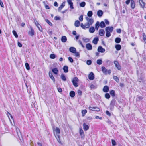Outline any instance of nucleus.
Listing matches in <instances>:
<instances>
[{
    "label": "nucleus",
    "mask_w": 146,
    "mask_h": 146,
    "mask_svg": "<svg viewBox=\"0 0 146 146\" xmlns=\"http://www.w3.org/2000/svg\"><path fill=\"white\" fill-rule=\"evenodd\" d=\"M116 102V101L114 99H112L111 101L109 107L111 110H113L114 106Z\"/></svg>",
    "instance_id": "nucleus-1"
},
{
    "label": "nucleus",
    "mask_w": 146,
    "mask_h": 146,
    "mask_svg": "<svg viewBox=\"0 0 146 146\" xmlns=\"http://www.w3.org/2000/svg\"><path fill=\"white\" fill-rule=\"evenodd\" d=\"M78 78L75 77L73 78V80H72V82L73 83V85L75 87H77L78 86V83L77 82H78Z\"/></svg>",
    "instance_id": "nucleus-2"
},
{
    "label": "nucleus",
    "mask_w": 146,
    "mask_h": 146,
    "mask_svg": "<svg viewBox=\"0 0 146 146\" xmlns=\"http://www.w3.org/2000/svg\"><path fill=\"white\" fill-rule=\"evenodd\" d=\"M89 109L92 111H96L98 112L100 111V109L97 107L90 106L89 107Z\"/></svg>",
    "instance_id": "nucleus-3"
},
{
    "label": "nucleus",
    "mask_w": 146,
    "mask_h": 146,
    "mask_svg": "<svg viewBox=\"0 0 146 146\" xmlns=\"http://www.w3.org/2000/svg\"><path fill=\"white\" fill-rule=\"evenodd\" d=\"M114 63L115 64V66L117 68L118 70H119L121 69V66L119 65L118 63V62L117 61H115L114 62Z\"/></svg>",
    "instance_id": "nucleus-4"
},
{
    "label": "nucleus",
    "mask_w": 146,
    "mask_h": 146,
    "mask_svg": "<svg viewBox=\"0 0 146 146\" xmlns=\"http://www.w3.org/2000/svg\"><path fill=\"white\" fill-rule=\"evenodd\" d=\"M86 19L87 21V23H88L90 25H91L94 22V20L92 18H89L88 17L86 18Z\"/></svg>",
    "instance_id": "nucleus-5"
},
{
    "label": "nucleus",
    "mask_w": 146,
    "mask_h": 146,
    "mask_svg": "<svg viewBox=\"0 0 146 146\" xmlns=\"http://www.w3.org/2000/svg\"><path fill=\"white\" fill-rule=\"evenodd\" d=\"M88 78L91 80H92L94 79V75L92 72H91L88 75Z\"/></svg>",
    "instance_id": "nucleus-6"
},
{
    "label": "nucleus",
    "mask_w": 146,
    "mask_h": 146,
    "mask_svg": "<svg viewBox=\"0 0 146 146\" xmlns=\"http://www.w3.org/2000/svg\"><path fill=\"white\" fill-rule=\"evenodd\" d=\"M139 3L141 7L144 8L145 5V3L143 2V0H139Z\"/></svg>",
    "instance_id": "nucleus-7"
},
{
    "label": "nucleus",
    "mask_w": 146,
    "mask_h": 146,
    "mask_svg": "<svg viewBox=\"0 0 146 146\" xmlns=\"http://www.w3.org/2000/svg\"><path fill=\"white\" fill-rule=\"evenodd\" d=\"M98 51L99 52L103 53L105 51V49L103 48L102 47L100 46L98 47Z\"/></svg>",
    "instance_id": "nucleus-8"
},
{
    "label": "nucleus",
    "mask_w": 146,
    "mask_h": 146,
    "mask_svg": "<svg viewBox=\"0 0 146 146\" xmlns=\"http://www.w3.org/2000/svg\"><path fill=\"white\" fill-rule=\"evenodd\" d=\"M86 48L88 50H91L92 49V46L90 43H88L86 44Z\"/></svg>",
    "instance_id": "nucleus-9"
},
{
    "label": "nucleus",
    "mask_w": 146,
    "mask_h": 146,
    "mask_svg": "<svg viewBox=\"0 0 146 146\" xmlns=\"http://www.w3.org/2000/svg\"><path fill=\"white\" fill-rule=\"evenodd\" d=\"M67 2L69 5H70V8L71 9H73L74 8L73 7V3L72 1L71 0H67Z\"/></svg>",
    "instance_id": "nucleus-10"
},
{
    "label": "nucleus",
    "mask_w": 146,
    "mask_h": 146,
    "mask_svg": "<svg viewBox=\"0 0 146 146\" xmlns=\"http://www.w3.org/2000/svg\"><path fill=\"white\" fill-rule=\"evenodd\" d=\"M109 87L108 86H104L103 90V91L104 92H107L109 91Z\"/></svg>",
    "instance_id": "nucleus-11"
},
{
    "label": "nucleus",
    "mask_w": 146,
    "mask_h": 146,
    "mask_svg": "<svg viewBox=\"0 0 146 146\" xmlns=\"http://www.w3.org/2000/svg\"><path fill=\"white\" fill-rule=\"evenodd\" d=\"M113 27H108L106 28L105 30L109 31L110 32H112L113 31Z\"/></svg>",
    "instance_id": "nucleus-12"
},
{
    "label": "nucleus",
    "mask_w": 146,
    "mask_h": 146,
    "mask_svg": "<svg viewBox=\"0 0 146 146\" xmlns=\"http://www.w3.org/2000/svg\"><path fill=\"white\" fill-rule=\"evenodd\" d=\"M28 34L32 36H33V35H34V30L32 27L31 28V31L29 32Z\"/></svg>",
    "instance_id": "nucleus-13"
},
{
    "label": "nucleus",
    "mask_w": 146,
    "mask_h": 146,
    "mask_svg": "<svg viewBox=\"0 0 146 146\" xmlns=\"http://www.w3.org/2000/svg\"><path fill=\"white\" fill-rule=\"evenodd\" d=\"M99 35L101 36H103L105 34V31L103 29H101L99 30Z\"/></svg>",
    "instance_id": "nucleus-14"
},
{
    "label": "nucleus",
    "mask_w": 146,
    "mask_h": 146,
    "mask_svg": "<svg viewBox=\"0 0 146 146\" xmlns=\"http://www.w3.org/2000/svg\"><path fill=\"white\" fill-rule=\"evenodd\" d=\"M135 3L134 0H131V6L132 9L135 7Z\"/></svg>",
    "instance_id": "nucleus-15"
},
{
    "label": "nucleus",
    "mask_w": 146,
    "mask_h": 146,
    "mask_svg": "<svg viewBox=\"0 0 146 146\" xmlns=\"http://www.w3.org/2000/svg\"><path fill=\"white\" fill-rule=\"evenodd\" d=\"M103 12L101 10H99L98 11L97 14L98 16L100 17L102 16L103 14Z\"/></svg>",
    "instance_id": "nucleus-16"
},
{
    "label": "nucleus",
    "mask_w": 146,
    "mask_h": 146,
    "mask_svg": "<svg viewBox=\"0 0 146 146\" xmlns=\"http://www.w3.org/2000/svg\"><path fill=\"white\" fill-rule=\"evenodd\" d=\"M99 41V38L98 37L94 38L92 41V43L95 44H97L98 42Z\"/></svg>",
    "instance_id": "nucleus-17"
},
{
    "label": "nucleus",
    "mask_w": 146,
    "mask_h": 146,
    "mask_svg": "<svg viewBox=\"0 0 146 146\" xmlns=\"http://www.w3.org/2000/svg\"><path fill=\"white\" fill-rule=\"evenodd\" d=\"M69 51L72 53H74L76 51V50L75 48L71 47L70 48Z\"/></svg>",
    "instance_id": "nucleus-18"
},
{
    "label": "nucleus",
    "mask_w": 146,
    "mask_h": 146,
    "mask_svg": "<svg viewBox=\"0 0 146 146\" xmlns=\"http://www.w3.org/2000/svg\"><path fill=\"white\" fill-rule=\"evenodd\" d=\"M55 131H56V134L58 136V138H59V136L57 135V134H59L60 133V129L58 127H56Z\"/></svg>",
    "instance_id": "nucleus-19"
},
{
    "label": "nucleus",
    "mask_w": 146,
    "mask_h": 146,
    "mask_svg": "<svg viewBox=\"0 0 146 146\" xmlns=\"http://www.w3.org/2000/svg\"><path fill=\"white\" fill-rule=\"evenodd\" d=\"M16 132L18 137L20 138V136L21 135V133L19 129L18 128H16Z\"/></svg>",
    "instance_id": "nucleus-20"
},
{
    "label": "nucleus",
    "mask_w": 146,
    "mask_h": 146,
    "mask_svg": "<svg viewBox=\"0 0 146 146\" xmlns=\"http://www.w3.org/2000/svg\"><path fill=\"white\" fill-rule=\"evenodd\" d=\"M83 129L84 130L87 131V130L89 128V126L86 124L85 123H84L83 124Z\"/></svg>",
    "instance_id": "nucleus-21"
},
{
    "label": "nucleus",
    "mask_w": 146,
    "mask_h": 146,
    "mask_svg": "<svg viewBox=\"0 0 146 146\" xmlns=\"http://www.w3.org/2000/svg\"><path fill=\"white\" fill-rule=\"evenodd\" d=\"M52 72L55 74H57L58 72V70L57 68H55L52 69Z\"/></svg>",
    "instance_id": "nucleus-22"
},
{
    "label": "nucleus",
    "mask_w": 146,
    "mask_h": 146,
    "mask_svg": "<svg viewBox=\"0 0 146 146\" xmlns=\"http://www.w3.org/2000/svg\"><path fill=\"white\" fill-rule=\"evenodd\" d=\"M62 80L64 81H65L66 80V78L65 76V75L63 74H62L60 76Z\"/></svg>",
    "instance_id": "nucleus-23"
},
{
    "label": "nucleus",
    "mask_w": 146,
    "mask_h": 146,
    "mask_svg": "<svg viewBox=\"0 0 146 146\" xmlns=\"http://www.w3.org/2000/svg\"><path fill=\"white\" fill-rule=\"evenodd\" d=\"M102 70L104 74H107V70L106 68L105 67L103 66L102 67Z\"/></svg>",
    "instance_id": "nucleus-24"
},
{
    "label": "nucleus",
    "mask_w": 146,
    "mask_h": 146,
    "mask_svg": "<svg viewBox=\"0 0 146 146\" xmlns=\"http://www.w3.org/2000/svg\"><path fill=\"white\" fill-rule=\"evenodd\" d=\"M67 39L66 37L64 36H62L61 38V40L63 42H65L67 41Z\"/></svg>",
    "instance_id": "nucleus-25"
},
{
    "label": "nucleus",
    "mask_w": 146,
    "mask_h": 146,
    "mask_svg": "<svg viewBox=\"0 0 146 146\" xmlns=\"http://www.w3.org/2000/svg\"><path fill=\"white\" fill-rule=\"evenodd\" d=\"M100 26L101 28H103L105 27L106 25L103 21H102L100 23Z\"/></svg>",
    "instance_id": "nucleus-26"
},
{
    "label": "nucleus",
    "mask_w": 146,
    "mask_h": 146,
    "mask_svg": "<svg viewBox=\"0 0 146 146\" xmlns=\"http://www.w3.org/2000/svg\"><path fill=\"white\" fill-rule=\"evenodd\" d=\"M49 75L50 78L53 80L54 82H55V78L53 76V75H52V73H50L49 72Z\"/></svg>",
    "instance_id": "nucleus-27"
},
{
    "label": "nucleus",
    "mask_w": 146,
    "mask_h": 146,
    "mask_svg": "<svg viewBox=\"0 0 146 146\" xmlns=\"http://www.w3.org/2000/svg\"><path fill=\"white\" fill-rule=\"evenodd\" d=\"M89 32L90 33H93L95 31V28L94 27H91L89 30Z\"/></svg>",
    "instance_id": "nucleus-28"
},
{
    "label": "nucleus",
    "mask_w": 146,
    "mask_h": 146,
    "mask_svg": "<svg viewBox=\"0 0 146 146\" xmlns=\"http://www.w3.org/2000/svg\"><path fill=\"white\" fill-rule=\"evenodd\" d=\"M116 49L118 51L121 48V46L120 44H116L115 46Z\"/></svg>",
    "instance_id": "nucleus-29"
},
{
    "label": "nucleus",
    "mask_w": 146,
    "mask_h": 146,
    "mask_svg": "<svg viewBox=\"0 0 146 146\" xmlns=\"http://www.w3.org/2000/svg\"><path fill=\"white\" fill-rule=\"evenodd\" d=\"M63 70L64 72L67 73L68 72V67L67 66H65L63 67Z\"/></svg>",
    "instance_id": "nucleus-30"
},
{
    "label": "nucleus",
    "mask_w": 146,
    "mask_h": 146,
    "mask_svg": "<svg viewBox=\"0 0 146 146\" xmlns=\"http://www.w3.org/2000/svg\"><path fill=\"white\" fill-rule=\"evenodd\" d=\"M100 22L99 21H97L95 24V29L96 30H98V29L99 27L100 26Z\"/></svg>",
    "instance_id": "nucleus-31"
},
{
    "label": "nucleus",
    "mask_w": 146,
    "mask_h": 146,
    "mask_svg": "<svg viewBox=\"0 0 146 146\" xmlns=\"http://www.w3.org/2000/svg\"><path fill=\"white\" fill-rule=\"evenodd\" d=\"M143 98V97L141 96L137 95V96L136 100L137 101H139L142 100Z\"/></svg>",
    "instance_id": "nucleus-32"
},
{
    "label": "nucleus",
    "mask_w": 146,
    "mask_h": 146,
    "mask_svg": "<svg viewBox=\"0 0 146 146\" xmlns=\"http://www.w3.org/2000/svg\"><path fill=\"white\" fill-rule=\"evenodd\" d=\"M75 95V92L73 91H72L70 93V95L71 97H73Z\"/></svg>",
    "instance_id": "nucleus-33"
},
{
    "label": "nucleus",
    "mask_w": 146,
    "mask_h": 146,
    "mask_svg": "<svg viewBox=\"0 0 146 146\" xmlns=\"http://www.w3.org/2000/svg\"><path fill=\"white\" fill-rule=\"evenodd\" d=\"M121 39L120 38L117 37L115 39V42L116 43H119L121 42Z\"/></svg>",
    "instance_id": "nucleus-34"
},
{
    "label": "nucleus",
    "mask_w": 146,
    "mask_h": 146,
    "mask_svg": "<svg viewBox=\"0 0 146 146\" xmlns=\"http://www.w3.org/2000/svg\"><path fill=\"white\" fill-rule=\"evenodd\" d=\"M80 24V22L78 20H77L75 21L74 23V25L76 27H78Z\"/></svg>",
    "instance_id": "nucleus-35"
},
{
    "label": "nucleus",
    "mask_w": 146,
    "mask_h": 146,
    "mask_svg": "<svg viewBox=\"0 0 146 146\" xmlns=\"http://www.w3.org/2000/svg\"><path fill=\"white\" fill-rule=\"evenodd\" d=\"M80 134L82 138L84 137V135L83 130L82 129H81L80 131Z\"/></svg>",
    "instance_id": "nucleus-36"
},
{
    "label": "nucleus",
    "mask_w": 146,
    "mask_h": 146,
    "mask_svg": "<svg viewBox=\"0 0 146 146\" xmlns=\"http://www.w3.org/2000/svg\"><path fill=\"white\" fill-rule=\"evenodd\" d=\"M63 3L61 5L58 7V11L59 12L65 6V5L63 4Z\"/></svg>",
    "instance_id": "nucleus-37"
},
{
    "label": "nucleus",
    "mask_w": 146,
    "mask_h": 146,
    "mask_svg": "<svg viewBox=\"0 0 146 146\" xmlns=\"http://www.w3.org/2000/svg\"><path fill=\"white\" fill-rule=\"evenodd\" d=\"M106 36L107 37H110L111 36V32H110L109 31H108L107 30H106Z\"/></svg>",
    "instance_id": "nucleus-38"
},
{
    "label": "nucleus",
    "mask_w": 146,
    "mask_h": 146,
    "mask_svg": "<svg viewBox=\"0 0 146 146\" xmlns=\"http://www.w3.org/2000/svg\"><path fill=\"white\" fill-rule=\"evenodd\" d=\"M110 94L111 95V96L113 97H114L115 96V92L113 90H112L110 91Z\"/></svg>",
    "instance_id": "nucleus-39"
},
{
    "label": "nucleus",
    "mask_w": 146,
    "mask_h": 146,
    "mask_svg": "<svg viewBox=\"0 0 146 146\" xmlns=\"http://www.w3.org/2000/svg\"><path fill=\"white\" fill-rule=\"evenodd\" d=\"M81 112L82 114V116L84 117L85 115L87 113V111L86 110H82Z\"/></svg>",
    "instance_id": "nucleus-40"
},
{
    "label": "nucleus",
    "mask_w": 146,
    "mask_h": 146,
    "mask_svg": "<svg viewBox=\"0 0 146 146\" xmlns=\"http://www.w3.org/2000/svg\"><path fill=\"white\" fill-rule=\"evenodd\" d=\"M113 78L117 82H119V79L116 76H114Z\"/></svg>",
    "instance_id": "nucleus-41"
},
{
    "label": "nucleus",
    "mask_w": 146,
    "mask_h": 146,
    "mask_svg": "<svg viewBox=\"0 0 146 146\" xmlns=\"http://www.w3.org/2000/svg\"><path fill=\"white\" fill-rule=\"evenodd\" d=\"M92 15H93V13H92V11H89L87 13V15H88V16L89 17H91L92 16Z\"/></svg>",
    "instance_id": "nucleus-42"
},
{
    "label": "nucleus",
    "mask_w": 146,
    "mask_h": 146,
    "mask_svg": "<svg viewBox=\"0 0 146 146\" xmlns=\"http://www.w3.org/2000/svg\"><path fill=\"white\" fill-rule=\"evenodd\" d=\"M82 40L85 42H89L90 39L88 38L84 37L82 38Z\"/></svg>",
    "instance_id": "nucleus-43"
},
{
    "label": "nucleus",
    "mask_w": 146,
    "mask_h": 146,
    "mask_svg": "<svg viewBox=\"0 0 146 146\" xmlns=\"http://www.w3.org/2000/svg\"><path fill=\"white\" fill-rule=\"evenodd\" d=\"M12 32L15 37L17 38L18 37V35L15 31L13 30Z\"/></svg>",
    "instance_id": "nucleus-44"
},
{
    "label": "nucleus",
    "mask_w": 146,
    "mask_h": 146,
    "mask_svg": "<svg viewBox=\"0 0 146 146\" xmlns=\"http://www.w3.org/2000/svg\"><path fill=\"white\" fill-rule=\"evenodd\" d=\"M85 5L86 3L84 2H82L80 4V7H84L85 6Z\"/></svg>",
    "instance_id": "nucleus-45"
},
{
    "label": "nucleus",
    "mask_w": 146,
    "mask_h": 146,
    "mask_svg": "<svg viewBox=\"0 0 146 146\" xmlns=\"http://www.w3.org/2000/svg\"><path fill=\"white\" fill-rule=\"evenodd\" d=\"M97 63L98 65H101L102 64V61L101 59H98L97 60Z\"/></svg>",
    "instance_id": "nucleus-46"
},
{
    "label": "nucleus",
    "mask_w": 146,
    "mask_h": 146,
    "mask_svg": "<svg viewBox=\"0 0 146 146\" xmlns=\"http://www.w3.org/2000/svg\"><path fill=\"white\" fill-rule=\"evenodd\" d=\"M90 26V25L87 22L84 24V27L85 28V29L89 28Z\"/></svg>",
    "instance_id": "nucleus-47"
},
{
    "label": "nucleus",
    "mask_w": 146,
    "mask_h": 146,
    "mask_svg": "<svg viewBox=\"0 0 146 146\" xmlns=\"http://www.w3.org/2000/svg\"><path fill=\"white\" fill-rule=\"evenodd\" d=\"M105 97L106 98L109 99L110 98V96L109 93H106L105 94Z\"/></svg>",
    "instance_id": "nucleus-48"
},
{
    "label": "nucleus",
    "mask_w": 146,
    "mask_h": 146,
    "mask_svg": "<svg viewBox=\"0 0 146 146\" xmlns=\"http://www.w3.org/2000/svg\"><path fill=\"white\" fill-rule=\"evenodd\" d=\"M25 66H26V68L27 70H29L30 69V66L29 64L27 63H25Z\"/></svg>",
    "instance_id": "nucleus-49"
},
{
    "label": "nucleus",
    "mask_w": 146,
    "mask_h": 146,
    "mask_svg": "<svg viewBox=\"0 0 146 146\" xmlns=\"http://www.w3.org/2000/svg\"><path fill=\"white\" fill-rule=\"evenodd\" d=\"M45 21L50 26H52V25L51 22H50L47 19H46L45 20Z\"/></svg>",
    "instance_id": "nucleus-50"
},
{
    "label": "nucleus",
    "mask_w": 146,
    "mask_h": 146,
    "mask_svg": "<svg viewBox=\"0 0 146 146\" xmlns=\"http://www.w3.org/2000/svg\"><path fill=\"white\" fill-rule=\"evenodd\" d=\"M143 40L146 43V35H145V33H143Z\"/></svg>",
    "instance_id": "nucleus-51"
},
{
    "label": "nucleus",
    "mask_w": 146,
    "mask_h": 146,
    "mask_svg": "<svg viewBox=\"0 0 146 146\" xmlns=\"http://www.w3.org/2000/svg\"><path fill=\"white\" fill-rule=\"evenodd\" d=\"M50 57L51 59H54L56 57V55L54 54H51L50 55Z\"/></svg>",
    "instance_id": "nucleus-52"
},
{
    "label": "nucleus",
    "mask_w": 146,
    "mask_h": 146,
    "mask_svg": "<svg viewBox=\"0 0 146 146\" xmlns=\"http://www.w3.org/2000/svg\"><path fill=\"white\" fill-rule=\"evenodd\" d=\"M36 26L40 31L41 32L42 31V29L41 27V25L40 24Z\"/></svg>",
    "instance_id": "nucleus-53"
},
{
    "label": "nucleus",
    "mask_w": 146,
    "mask_h": 146,
    "mask_svg": "<svg viewBox=\"0 0 146 146\" xmlns=\"http://www.w3.org/2000/svg\"><path fill=\"white\" fill-rule=\"evenodd\" d=\"M92 61L91 60H88L86 61V64L87 65H90L92 64Z\"/></svg>",
    "instance_id": "nucleus-54"
},
{
    "label": "nucleus",
    "mask_w": 146,
    "mask_h": 146,
    "mask_svg": "<svg viewBox=\"0 0 146 146\" xmlns=\"http://www.w3.org/2000/svg\"><path fill=\"white\" fill-rule=\"evenodd\" d=\"M75 53V56L76 57H80V54L78 52H76L74 53Z\"/></svg>",
    "instance_id": "nucleus-55"
},
{
    "label": "nucleus",
    "mask_w": 146,
    "mask_h": 146,
    "mask_svg": "<svg viewBox=\"0 0 146 146\" xmlns=\"http://www.w3.org/2000/svg\"><path fill=\"white\" fill-rule=\"evenodd\" d=\"M68 60L71 63L73 62V60L72 57H69L68 58Z\"/></svg>",
    "instance_id": "nucleus-56"
},
{
    "label": "nucleus",
    "mask_w": 146,
    "mask_h": 146,
    "mask_svg": "<svg viewBox=\"0 0 146 146\" xmlns=\"http://www.w3.org/2000/svg\"><path fill=\"white\" fill-rule=\"evenodd\" d=\"M54 19L56 20H60V17H59L56 16L54 17Z\"/></svg>",
    "instance_id": "nucleus-57"
},
{
    "label": "nucleus",
    "mask_w": 146,
    "mask_h": 146,
    "mask_svg": "<svg viewBox=\"0 0 146 146\" xmlns=\"http://www.w3.org/2000/svg\"><path fill=\"white\" fill-rule=\"evenodd\" d=\"M78 42L79 43V44H80V45H81L82 47L83 48L84 47V46L83 45V44L82 43V42L80 40H79Z\"/></svg>",
    "instance_id": "nucleus-58"
},
{
    "label": "nucleus",
    "mask_w": 146,
    "mask_h": 146,
    "mask_svg": "<svg viewBox=\"0 0 146 146\" xmlns=\"http://www.w3.org/2000/svg\"><path fill=\"white\" fill-rule=\"evenodd\" d=\"M77 92L79 95L81 96L82 95V92L81 90H78V91Z\"/></svg>",
    "instance_id": "nucleus-59"
},
{
    "label": "nucleus",
    "mask_w": 146,
    "mask_h": 146,
    "mask_svg": "<svg viewBox=\"0 0 146 146\" xmlns=\"http://www.w3.org/2000/svg\"><path fill=\"white\" fill-rule=\"evenodd\" d=\"M112 143L113 146H115L116 145V142L115 140L113 139L112 140Z\"/></svg>",
    "instance_id": "nucleus-60"
},
{
    "label": "nucleus",
    "mask_w": 146,
    "mask_h": 146,
    "mask_svg": "<svg viewBox=\"0 0 146 146\" xmlns=\"http://www.w3.org/2000/svg\"><path fill=\"white\" fill-rule=\"evenodd\" d=\"M117 32L119 33H121V29H118L116 30Z\"/></svg>",
    "instance_id": "nucleus-61"
},
{
    "label": "nucleus",
    "mask_w": 146,
    "mask_h": 146,
    "mask_svg": "<svg viewBox=\"0 0 146 146\" xmlns=\"http://www.w3.org/2000/svg\"><path fill=\"white\" fill-rule=\"evenodd\" d=\"M106 114L108 116H110L111 115V113L108 111H106Z\"/></svg>",
    "instance_id": "nucleus-62"
},
{
    "label": "nucleus",
    "mask_w": 146,
    "mask_h": 146,
    "mask_svg": "<svg viewBox=\"0 0 146 146\" xmlns=\"http://www.w3.org/2000/svg\"><path fill=\"white\" fill-rule=\"evenodd\" d=\"M79 20L81 21H83V15H81L80 17L79 18Z\"/></svg>",
    "instance_id": "nucleus-63"
},
{
    "label": "nucleus",
    "mask_w": 146,
    "mask_h": 146,
    "mask_svg": "<svg viewBox=\"0 0 146 146\" xmlns=\"http://www.w3.org/2000/svg\"><path fill=\"white\" fill-rule=\"evenodd\" d=\"M57 89L58 91L60 93L62 92V88H58Z\"/></svg>",
    "instance_id": "nucleus-64"
}]
</instances>
